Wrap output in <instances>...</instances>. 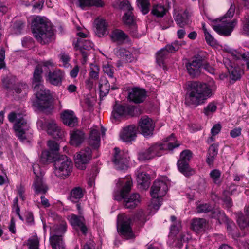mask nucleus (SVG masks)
<instances>
[{
    "label": "nucleus",
    "instance_id": "37998d69",
    "mask_svg": "<svg viewBox=\"0 0 249 249\" xmlns=\"http://www.w3.org/2000/svg\"><path fill=\"white\" fill-rule=\"evenodd\" d=\"M103 70L104 72L106 73L109 77L110 83L111 84H115L116 82V79L113 76L114 72L113 67L109 64L107 63L103 65Z\"/></svg>",
    "mask_w": 249,
    "mask_h": 249
},
{
    "label": "nucleus",
    "instance_id": "bb28decb",
    "mask_svg": "<svg viewBox=\"0 0 249 249\" xmlns=\"http://www.w3.org/2000/svg\"><path fill=\"white\" fill-rule=\"evenodd\" d=\"M61 118L63 123L70 127H74L77 124V118L72 110H64L61 113Z\"/></svg>",
    "mask_w": 249,
    "mask_h": 249
},
{
    "label": "nucleus",
    "instance_id": "9b49d317",
    "mask_svg": "<svg viewBox=\"0 0 249 249\" xmlns=\"http://www.w3.org/2000/svg\"><path fill=\"white\" fill-rule=\"evenodd\" d=\"M78 38L73 41V45L76 51H79L82 56L81 63L85 64L87 61L88 51L93 47V44L89 40L85 39L87 35L81 32L76 33Z\"/></svg>",
    "mask_w": 249,
    "mask_h": 249
},
{
    "label": "nucleus",
    "instance_id": "72a5a7b5",
    "mask_svg": "<svg viewBox=\"0 0 249 249\" xmlns=\"http://www.w3.org/2000/svg\"><path fill=\"white\" fill-rule=\"evenodd\" d=\"M237 222L242 229L245 228L249 225V206L245 211V215H243L241 213L236 214Z\"/></svg>",
    "mask_w": 249,
    "mask_h": 249
},
{
    "label": "nucleus",
    "instance_id": "f3484780",
    "mask_svg": "<svg viewBox=\"0 0 249 249\" xmlns=\"http://www.w3.org/2000/svg\"><path fill=\"white\" fill-rule=\"evenodd\" d=\"M114 154L112 161L118 170H124L127 168L128 160L127 155L124 152H120L119 148L114 149Z\"/></svg>",
    "mask_w": 249,
    "mask_h": 249
},
{
    "label": "nucleus",
    "instance_id": "ea45409f",
    "mask_svg": "<svg viewBox=\"0 0 249 249\" xmlns=\"http://www.w3.org/2000/svg\"><path fill=\"white\" fill-rule=\"evenodd\" d=\"M219 216L218 217V220H219L220 217H221V219L224 221H226L227 224V231L229 233L231 234L232 236V237L234 239L236 237H237L238 236L235 235L232 231H234V229H236V226L234 223L232 221H231L228 220L227 217L225 216V214L221 212H218Z\"/></svg>",
    "mask_w": 249,
    "mask_h": 249
},
{
    "label": "nucleus",
    "instance_id": "0e129e2a",
    "mask_svg": "<svg viewBox=\"0 0 249 249\" xmlns=\"http://www.w3.org/2000/svg\"><path fill=\"white\" fill-rule=\"evenodd\" d=\"M221 128V125L219 124H215L211 129V133L213 136L217 134Z\"/></svg>",
    "mask_w": 249,
    "mask_h": 249
},
{
    "label": "nucleus",
    "instance_id": "bf43d9fd",
    "mask_svg": "<svg viewBox=\"0 0 249 249\" xmlns=\"http://www.w3.org/2000/svg\"><path fill=\"white\" fill-rule=\"evenodd\" d=\"M243 33L249 36V15L245 17L243 23Z\"/></svg>",
    "mask_w": 249,
    "mask_h": 249
},
{
    "label": "nucleus",
    "instance_id": "20e7f679",
    "mask_svg": "<svg viewBox=\"0 0 249 249\" xmlns=\"http://www.w3.org/2000/svg\"><path fill=\"white\" fill-rule=\"evenodd\" d=\"M32 32L37 41L42 44L49 42L53 36L50 24L41 17H36L33 21Z\"/></svg>",
    "mask_w": 249,
    "mask_h": 249
},
{
    "label": "nucleus",
    "instance_id": "412c9836",
    "mask_svg": "<svg viewBox=\"0 0 249 249\" xmlns=\"http://www.w3.org/2000/svg\"><path fill=\"white\" fill-rule=\"evenodd\" d=\"M46 130L48 134L54 138H61L64 136V131L57 125L54 120L46 121Z\"/></svg>",
    "mask_w": 249,
    "mask_h": 249
},
{
    "label": "nucleus",
    "instance_id": "c9c22d12",
    "mask_svg": "<svg viewBox=\"0 0 249 249\" xmlns=\"http://www.w3.org/2000/svg\"><path fill=\"white\" fill-rule=\"evenodd\" d=\"M89 145L95 148H97L100 144V136L99 130L93 129L91 130L89 139Z\"/></svg>",
    "mask_w": 249,
    "mask_h": 249
},
{
    "label": "nucleus",
    "instance_id": "6e6552de",
    "mask_svg": "<svg viewBox=\"0 0 249 249\" xmlns=\"http://www.w3.org/2000/svg\"><path fill=\"white\" fill-rule=\"evenodd\" d=\"M34 90L36 99L33 102V105L41 110L49 108L52 99L50 91L41 84H36L34 86Z\"/></svg>",
    "mask_w": 249,
    "mask_h": 249
},
{
    "label": "nucleus",
    "instance_id": "473e14b6",
    "mask_svg": "<svg viewBox=\"0 0 249 249\" xmlns=\"http://www.w3.org/2000/svg\"><path fill=\"white\" fill-rule=\"evenodd\" d=\"M96 27V34L99 36L102 37L107 35L108 33L107 29V24L106 21L104 19H96L95 20Z\"/></svg>",
    "mask_w": 249,
    "mask_h": 249
},
{
    "label": "nucleus",
    "instance_id": "dca6fc26",
    "mask_svg": "<svg viewBox=\"0 0 249 249\" xmlns=\"http://www.w3.org/2000/svg\"><path fill=\"white\" fill-rule=\"evenodd\" d=\"M33 168L34 174L36 176L33 184V189L36 194H45L47 192L48 187L44 182L42 177L38 175L39 172L37 171V168H39V165L35 164L33 165Z\"/></svg>",
    "mask_w": 249,
    "mask_h": 249
},
{
    "label": "nucleus",
    "instance_id": "6ab92c4d",
    "mask_svg": "<svg viewBox=\"0 0 249 249\" xmlns=\"http://www.w3.org/2000/svg\"><path fill=\"white\" fill-rule=\"evenodd\" d=\"M123 21L125 24L130 26V32L133 37L139 38L144 34V32L137 34L135 33L136 25L132 11H127L124 14L123 17Z\"/></svg>",
    "mask_w": 249,
    "mask_h": 249
},
{
    "label": "nucleus",
    "instance_id": "e433bc0d",
    "mask_svg": "<svg viewBox=\"0 0 249 249\" xmlns=\"http://www.w3.org/2000/svg\"><path fill=\"white\" fill-rule=\"evenodd\" d=\"M168 10L164 4L160 3L155 4L153 5L151 14L157 18H162L166 14Z\"/></svg>",
    "mask_w": 249,
    "mask_h": 249
},
{
    "label": "nucleus",
    "instance_id": "ddd939ff",
    "mask_svg": "<svg viewBox=\"0 0 249 249\" xmlns=\"http://www.w3.org/2000/svg\"><path fill=\"white\" fill-rule=\"evenodd\" d=\"M131 220L124 215H119L117 218V229L119 232L125 238L128 239L134 237L130 226Z\"/></svg>",
    "mask_w": 249,
    "mask_h": 249
},
{
    "label": "nucleus",
    "instance_id": "603ef678",
    "mask_svg": "<svg viewBox=\"0 0 249 249\" xmlns=\"http://www.w3.org/2000/svg\"><path fill=\"white\" fill-rule=\"evenodd\" d=\"M54 158L53 153L50 151H44L41 153V160L43 162H51Z\"/></svg>",
    "mask_w": 249,
    "mask_h": 249
},
{
    "label": "nucleus",
    "instance_id": "f257e3e1",
    "mask_svg": "<svg viewBox=\"0 0 249 249\" xmlns=\"http://www.w3.org/2000/svg\"><path fill=\"white\" fill-rule=\"evenodd\" d=\"M213 94L212 89L207 84L192 82L188 84L184 103L190 107H196L204 104Z\"/></svg>",
    "mask_w": 249,
    "mask_h": 249
},
{
    "label": "nucleus",
    "instance_id": "5fc2aeb1",
    "mask_svg": "<svg viewBox=\"0 0 249 249\" xmlns=\"http://www.w3.org/2000/svg\"><path fill=\"white\" fill-rule=\"evenodd\" d=\"M99 68L95 64H91L89 77L91 78L97 79L99 77Z\"/></svg>",
    "mask_w": 249,
    "mask_h": 249
},
{
    "label": "nucleus",
    "instance_id": "79ce46f5",
    "mask_svg": "<svg viewBox=\"0 0 249 249\" xmlns=\"http://www.w3.org/2000/svg\"><path fill=\"white\" fill-rule=\"evenodd\" d=\"M137 181L144 189L147 188L149 185V176L148 174L142 172L138 175Z\"/></svg>",
    "mask_w": 249,
    "mask_h": 249
},
{
    "label": "nucleus",
    "instance_id": "b1692460",
    "mask_svg": "<svg viewBox=\"0 0 249 249\" xmlns=\"http://www.w3.org/2000/svg\"><path fill=\"white\" fill-rule=\"evenodd\" d=\"M188 13L178 7H175L173 17L175 21L180 27H183L187 24Z\"/></svg>",
    "mask_w": 249,
    "mask_h": 249
},
{
    "label": "nucleus",
    "instance_id": "1a4fd4ad",
    "mask_svg": "<svg viewBox=\"0 0 249 249\" xmlns=\"http://www.w3.org/2000/svg\"><path fill=\"white\" fill-rule=\"evenodd\" d=\"M66 230L67 224L65 222L51 228L49 241L53 249H65L63 237Z\"/></svg>",
    "mask_w": 249,
    "mask_h": 249
},
{
    "label": "nucleus",
    "instance_id": "2eb2a0df",
    "mask_svg": "<svg viewBox=\"0 0 249 249\" xmlns=\"http://www.w3.org/2000/svg\"><path fill=\"white\" fill-rule=\"evenodd\" d=\"M91 150L87 147L77 153L74 156L75 166L80 170H84L86 167V164L91 158Z\"/></svg>",
    "mask_w": 249,
    "mask_h": 249
},
{
    "label": "nucleus",
    "instance_id": "2f4dec72",
    "mask_svg": "<svg viewBox=\"0 0 249 249\" xmlns=\"http://www.w3.org/2000/svg\"><path fill=\"white\" fill-rule=\"evenodd\" d=\"M110 86L109 82L105 77H102L99 83V89L101 94L103 96H106L108 94L110 89L112 90H115L118 89V87L115 84H112Z\"/></svg>",
    "mask_w": 249,
    "mask_h": 249
},
{
    "label": "nucleus",
    "instance_id": "c03bdc74",
    "mask_svg": "<svg viewBox=\"0 0 249 249\" xmlns=\"http://www.w3.org/2000/svg\"><path fill=\"white\" fill-rule=\"evenodd\" d=\"M217 109L216 104L214 102H210L205 107L203 112L208 117H211Z\"/></svg>",
    "mask_w": 249,
    "mask_h": 249
},
{
    "label": "nucleus",
    "instance_id": "a19ab883",
    "mask_svg": "<svg viewBox=\"0 0 249 249\" xmlns=\"http://www.w3.org/2000/svg\"><path fill=\"white\" fill-rule=\"evenodd\" d=\"M83 196V191L82 189L77 187L74 188L71 192L70 200L73 202H77Z\"/></svg>",
    "mask_w": 249,
    "mask_h": 249
},
{
    "label": "nucleus",
    "instance_id": "6e6d98bb",
    "mask_svg": "<svg viewBox=\"0 0 249 249\" xmlns=\"http://www.w3.org/2000/svg\"><path fill=\"white\" fill-rule=\"evenodd\" d=\"M28 245L30 249H38L39 240L36 237H34L28 240Z\"/></svg>",
    "mask_w": 249,
    "mask_h": 249
},
{
    "label": "nucleus",
    "instance_id": "4be33fe9",
    "mask_svg": "<svg viewBox=\"0 0 249 249\" xmlns=\"http://www.w3.org/2000/svg\"><path fill=\"white\" fill-rule=\"evenodd\" d=\"M64 76L65 74L63 71L56 69L48 73L46 76V80L53 85L60 86L62 84Z\"/></svg>",
    "mask_w": 249,
    "mask_h": 249
},
{
    "label": "nucleus",
    "instance_id": "5701e85b",
    "mask_svg": "<svg viewBox=\"0 0 249 249\" xmlns=\"http://www.w3.org/2000/svg\"><path fill=\"white\" fill-rule=\"evenodd\" d=\"M136 127L131 125L124 127L120 132V139L125 142H130L135 139Z\"/></svg>",
    "mask_w": 249,
    "mask_h": 249
},
{
    "label": "nucleus",
    "instance_id": "49530a36",
    "mask_svg": "<svg viewBox=\"0 0 249 249\" xmlns=\"http://www.w3.org/2000/svg\"><path fill=\"white\" fill-rule=\"evenodd\" d=\"M42 73V69L39 67H36L33 76V84L34 86L36 84H41Z\"/></svg>",
    "mask_w": 249,
    "mask_h": 249
},
{
    "label": "nucleus",
    "instance_id": "f03ea898",
    "mask_svg": "<svg viewBox=\"0 0 249 249\" xmlns=\"http://www.w3.org/2000/svg\"><path fill=\"white\" fill-rule=\"evenodd\" d=\"M117 184L122 188L120 191V196L118 198L115 197V199L118 200L122 199L123 205L126 208H135L140 203V196L137 193H134L131 195H128L132 186V179L128 177L120 178Z\"/></svg>",
    "mask_w": 249,
    "mask_h": 249
},
{
    "label": "nucleus",
    "instance_id": "680f3d73",
    "mask_svg": "<svg viewBox=\"0 0 249 249\" xmlns=\"http://www.w3.org/2000/svg\"><path fill=\"white\" fill-rule=\"evenodd\" d=\"M205 36L207 43L211 46H214L217 44L216 40L209 32H207L205 34Z\"/></svg>",
    "mask_w": 249,
    "mask_h": 249
},
{
    "label": "nucleus",
    "instance_id": "a878e982",
    "mask_svg": "<svg viewBox=\"0 0 249 249\" xmlns=\"http://www.w3.org/2000/svg\"><path fill=\"white\" fill-rule=\"evenodd\" d=\"M68 219L73 227H79L81 232L86 234L87 228L85 226V219L83 216L71 214L68 216Z\"/></svg>",
    "mask_w": 249,
    "mask_h": 249
},
{
    "label": "nucleus",
    "instance_id": "0eeeda50",
    "mask_svg": "<svg viewBox=\"0 0 249 249\" xmlns=\"http://www.w3.org/2000/svg\"><path fill=\"white\" fill-rule=\"evenodd\" d=\"M168 190L167 185L161 180H156L151 188L150 194L152 197L151 204L149 207L151 209L157 211L161 205L162 197Z\"/></svg>",
    "mask_w": 249,
    "mask_h": 249
},
{
    "label": "nucleus",
    "instance_id": "a211bd4d",
    "mask_svg": "<svg viewBox=\"0 0 249 249\" xmlns=\"http://www.w3.org/2000/svg\"><path fill=\"white\" fill-rule=\"evenodd\" d=\"M202 67V61L201 59L195 58L186 64L188 74L192 77H196L200 75Z\"/></svg>",
    "mask_w": 249,
    "mask_h": 249
},
{
    "label": "nucleus",
    "instance_id": "39448f33",
    "mask_svg": "<svg viewBox=\"0 0 249 249\" xmlns=\"http://www.w3.org/2000/svg\"><path fill=\"white\" fill-rule=\"evenodd\" d=\"M235 6L231 5L227 13L221 18L216 20L218 22L213 25V29L218 34L224 36H229L236 25V20H231L233 16Z\"/></svg>",
    "mask_w": 249,
    "mask_h": 249
},
{
    "label": "nucleus",
    "instance_id": "09e8293b",
    "mask_svg": "<svg viewBox=\"0 0 249 249\" xmlns=\"http://www.w3.org/2000/svg\"><path fill=\"white\" fill-rule=\"evenodd\" d=\"M14 90L17 94H21V96L26 95L28 90V87L25 83H19L14 87Z\"/></svg>",
    "mask_w": 249,
    "mask_h": 249
},
{
    "label": "nucleus",
    "instance_id": "c756f323",
    "mask_svg": "<svg viewBox=\"0 0 249 249\" xmlns=\"http://www.w3.org/2000/svg\"><path fill=\"white\" fill-rule=\"evenodd\" d=\"M225 50L235 60L247 61L249 59V52H245L242 49L235 50L229 47L225 48Z\"/></svg>",
    "mask_w": 249,
    "mask_h": 249
},
{
    "label": "nucleus",
    "instance_id": "8fccbe9b",
    "mask_svg": "<svg viewBox=\"0 0 249 249\" xmlns=\"http://www.w3.org/2000/svg\"><path fill=\"white\" fill-rule=\"evenodd\" d=\"M169 53L165 47L161 49L157 53V61L159 63H163L164 59L168 56Z\"/></svg>",
    "mask_w": 249,
    "mask_h": 249
},
{
    "label": "nucleus",
    "instance_id": "393cba45",
    "mask_svg": "<svg viewBox=\"0 0 249 249\" xmlns=\"http://www.w3.org/2000/svg\"><path fill=\"white\" fill-rule=\"evenodd\" d=\"M174 233H171L169 236L168 240V244L171 247H176L180 248L182 246V241H188L191 239V235L188 231H184L180 235V239L175 240L174 236L173 235Z\"/></svg>",
    "mask_w": 249,
    "mask_h": 249
},
{
    "label": "nucleus",
    "instance_id": "aec40b11",
    "mask_svg": "<svg viewBox=\"0 0 249 249\" xmlns=\"http://www.w3.org/2000/svg\"><path fill=\"white\" fill-rule=\"evenodd\" d=\"M139 126L142 134L144 136H148L152 134L154 126L150 118L147 117L142 118L139 122Z\"/></svg>",
    "mask_w": 249,
    "mask_h": 249
},
{
    "label": "nucleus",
    "instance_id": "58836bf2",
    "mask_svg": "<svg viewBox=\"0 0 249 249\" xmlns=\"http://www.w3.org/2000/svg\"><path fill=\"white\" fill-rule=\"evenodd\" d=\"M84 134L79 130H76L72 132L71 136V143L74 146H78L83 141Z\"/></svg>",
    "mask_w": 249,
    "mask_h": 249
},
{
    "label": "nucleus",
    "instance_id": "338daca9",
    "mask_svg": "<svg viewBox=\"0 0 249 249\" xmlns=\"http://www.w3.org/2000/svg\"><path fill=\"white\" fill-rule=\"evenodd\" d=\"M217 150L216 146L213 144H212L209 147L208 154L216 156L217 154Z\"/></svg>",
    "mask_w": 249,
    "mask_h": 249
},
{
    "label": "nucleus",
    "instance_id": "423d86ee",
    "mask_svg": "<svg viewBox=\"0 0 249 249\" xmlns=\"http://www.w3.org/2000/svg\"><path fill=\"white\" fill-rule=\"evenodd\" d=\"M8 119L12 123L16 121L13 127L17 137L22 141L26 140L30 126L24 118V115L12 112L9 114Z\"/></svg>",
    "mask_w": 249,
    "mask_h": 249
},
{
    "label": "nucleus",
    "instance_id": "4d7b16f0",
    "mask_svg": "<svg viewBox=\"0 0 249 249\" xmlns=\"http://www.w3.org/2000/svg\"><path fill=\"white\" fill-rule=\"evenodd\" d=\"M47 145L50 151L53 153H56L59 149V145L53 141H49Z\"/></svg>",
    "mask_w": 249,
    "mask_h": 249
},
{
    "label": "nucleus",
    "instance_id": "864d4df0",
    "mask_svg": "<svg viewBox=\"0 0 249 249\" xmlns=\"http://www.w3.org/2000/svg\"><path fill=\"white\" fill-rule=\"evenodd\" d=\"M171 220L173 223L170 228L171 233H176L178 231L180 227V222L177 221L176 217L174 215L171 217Z\"/></svg>",
    "mask_w": 249,
    "mask_h": 249
},
{
    "label": "nucleus",
    "instance_id": "cd10ccee",
    "mask_svg": "<svg viewBox=\"0 0 249 249\" xmlns=\"http://www.w3.org/2000/svg\"><path fill=\"white\" fill-rule=\"evenodd\" d=\"M146 97L145 91L142 89L135 88L131 89L129 92V99L136 103L142 102Z\"/></svg>",
    "mask_w": 249,
    "mask_h": 249
},
{
    "label": "nucleus",
    "instance_id": "3c124183",
    "mask_svg": "<svg viewBox=\"0 0 249 249\" xmlns=\"http://www.w3.org/2000/svg\"><path fill=\"white\" fill-rule=\"evenodd\" d=\"M210 176L213 182L216 184H220L221 181L220 180L221 172L219 170H213L210 173Z\"/></svg>",
    "mask_w": 249,
    "mask_h": 249
},
{
    "label": "nucleus",
    "instance_id": "13d9d810",
    "mask_svg": "<svg viewBox=\"0 0 249 249\" xmlns=\"http://www.w3.org/2000/svg\"><path fill=\"white\" fill-rule=\"evenodd\" d=\"M211 207L207 204H200L196 207L198 213H206L211 210Z\"/></svg>",
    "mask_w": 249,
    "mask_h": 249
},
{
    "label": "nucleus",
    "instance_id": "de8ad7c7",
    "mask_svg": "<svg viewBox=\"0 0 249 249\" xmlns=\"http://www.w3.org/2000/svg\"><path fill=\"white\" fill-rule=\"evenodd\" d=\"M182 44L179 41L176 40L170 44H167L165 47L170 53H174L180 48Z\"/></svg>",
    "mask_w": 249,
    "mask_h": 249
},
{
    "label": "nucleus",
    "instance_id": "052dcab7",
    "mask_svg": "<svg viewBox=\"0 0 249 249\" xmlns=\"http://www.w3.org/2000/svg\"><path fill=\"white\" fill-rule=\"evenodd\" d=\"M119 7L121 9L127 11H132L133 8L128 1L124 0L120 2Z\"/></svg>",
    "mask_w": 249,
    "mask_h": 249
},
{
    "label": "nucleus",
    "instance_id": "c85d7f7f",
    "mask_svg": "<svg viewBox=\"0 0 249 249\" xmlns=\"http://www.w3.org/2000/svg\"><path fill=\"white\" fill-rule=\"evenodd\" d=\"M207 226V221L204 218H195L191 220V228L194 231L197 233L205 231Z\"/></svg>",
    "mask_w": 249,
    "mask_h": 249
},
{
    "label": "nucleus",
    "instance_id": "a18cd8bd",
    "mask_svg": "<svg viewBox=\"0 0 249 249\" xmlns=\"http://www.w3.org/2000/svg\"><path fill=\"white\" fill-rule=\"evenodd\" d=\"M137 4L143 14H146L149 11V0H137Z\"/></svg>",
    "mask_w": 249,
    "mask_h": 249
},
{
    "label": "nucleus",
    "instance_id": "774afa93",
    "mask_svg": "<svg viewBox=\"0 0 249 249\" xmlns=\"http://www.w3.org/2000/svg\"><path fill=\"white\" fill-rule=\"evenodd\" d=\"M83 249H94V243L93 240H89L84 246Z\"/></svg>",
    "mask_w": 249,
    "mask_h": 249
},
{
    "label": "nucleus",
    "instance_id": "4468645a",
    "mask_svg": "<svg viewBox=\"0 0 249 249\" xmlns=\"http://www.w3.org/2000/svg\"><path fill=\"white\" fill-rule=\"evenodd\" d=\"M137 108L128 106L117 105L114 107L112 112L111 119L113 123H116L120 119L126 115L134 116L133 112Z\"/></svg>",
    "mask_w": 249,
    "mask_h": 249
},
{
    "label": "nucleus",
    "instance_id": "4c0bfd02",
    "mask_svg": "<svg viewBox=\"0 0 249 249\" xmlns=\"http://www.w3.org/2000/svg\"><path fill=\"white\" fill-rule=\"evenodd\" d=\"M104 5V2L101 0H78V6L83 9L93 6L102 7Z\"/></svg>",
    "mask_w": 249,
    "mask_h": 249
},
{
    "label": "nucleus",
    "instance_id": "7ed1b4c3",
    "mask_svg": "<svg viewBox=\"0 0 249 249\" xmlns=\"http://www.w3.org/2000/svg\"><path fill=\"white\" fill-rule=\"evenodd\" d=\"M180 143L177 142L173 134L166 138L164 143L155 144L151 145L148 149L139 153L138 159L140 160L144 161L153 158L154 157L160 156L162 150H172L179 146Z\"/></svg>",
    "mask_w": 249,
    "mask_h": 249
},
{
    "label": "nucleus",
    "instance_id": "f704fd0d",
    "mask_svg": "<svg viewBox=\"0 0 249 249\" xmlns=\"http://www.w3.org/2000/svg\"><path fill=\"white\" fill-rule=\"evenodd\" d=\"M109 36L113 42H123L128 38V36L124 32L119 29L113 30Z\"/></svg>",
    "mask_w": 249,
    "mask_h": 249
},
{
    "label": "nucleus",
    "instance_id": "69168bd1",
    "mask_svg": "<svg viewBox=\"0 0 249 249\" xmlns=\"http://www.w3.org/2000/svg\"><path fill=\"white\" fill-rule=\"evenodd\" d=\"M241 134V129L240 128H235L230 132V135L232 138H236L240 136Z\"/></svg>",
    "mask_w": 249,
    "mask_h": 249
},
{
    "label": "nucleus",
    "instance_id": "7c9ffc66",
    "mask_svg": "<svg viewBox=\"0 0 249 249\" xmlns=\"http://www.w3.org/2000/svg\"><path fill=\"white\" fill-rule=\"evenodd\" d=\"M224 63L229 73L230 78L234 81H236L240 79L241 76V72L239 68L233 67L231 62L228 59L224 60Z\"/></svg>",
    "mask_w": 249,
    "mask_h": 249
},
{
    "label": "nucleus",
    "instance_id": "e2e57ef3",
    "mask_svg": "<svg viewBox=\"0 0 249 249\" xmlns=\"http://www.w3.org/2000/svg\"><path fill=\"white\" fill-rule=\"evenodd\" d=\"M5 50L1 48L0 50V69L4 68L5 67Z\"/></svg>",
    "mask_w": 249,
    "mask_h": 249
},
{
    "label": "nucleus",
    "instance_id": "9d476101",
    "mask_svg": "<svg viewBox=\"0 0 249 249\" xmlns=\"http://www.w3.org/2000/svg\"><path fill=\"white\" fill-rule=\"evenodd\" d=\"M73 164L71 160L66 155H60L54 160V174L62 178L69 176L72 171Z\"/></svg>",
    "mask_w": 249,
    "mask_h": 249
},
{
    "label": "nucleus",
    "instance_id": "f8f14e48",
    "mask_svg": "<svg viewBox=\"0 0 249 249\" xmlns=\"http://www.w3.org/2000/svg\"><path fill=\"white\" fill-rule=\"evenodd\" d=\"M192 157V153L190 150H184L180 153L179 159L177 162L178 170L185 176H191L195 173L194 170L189 165Z\"/></svg>",
    "mask_w": 249,
    "mask_h": 249
}]
</instances>
